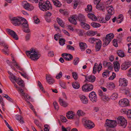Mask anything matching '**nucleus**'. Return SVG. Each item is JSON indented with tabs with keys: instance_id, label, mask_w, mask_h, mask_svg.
<instances>
[{
	"instance_id": "f257e3e1",
	"label": "nucleus",
	"mask_w": 131,
	"mask_h": 131,
	"mask_svg": "<svg viewBox=\"0 0 131 131\" xmlns=\"http://www.w3.org/2000/svg\"><path fill=\"white\" fill-rule=\"evenodd\" d=\"M10 19L11 23L15 26H19L20 24L22 26L23 30L24 32L28 33L30 32L28 22L25 19L18 18L17 17H13L10 18Z\"/></svg>"
},
{
	"instance_id": "f03ea898",
	"label": "nucleus",
	"mask_w": 131,
	"mask_h": 131,
	"mask_svg": "<svg viewBox=\"0 0 131 131\" xmlns=\"http://www.w3.org/2000/svg\"><path fill=\"white\" fill-rule=\"evenodd\" d=\"M26 53L27 56L30 55L31 59L34 61L37 60L40 56V54H38L37 51L32 49H31L30 51H26Z\"/></svg>"
},
{
	"instance_id": "7ed1b4c3",
	"label": "nucleus",
	"mask_w": 131,
	"mask_h": 131,
	"mask_svg": "<svg viewBox=\"0 0 131 131\" xmlns=\"http://www.w3.org/2000/svg\"><path fill=\"white\" fill-rule=\"evenodd\" d=\"M40 4L39 8L42 11H46L52 9L51 5L48 1H47L45 2L43 1L42 3H40Z\"/></svg>"
},
{
	"instance_id": "20e7f679",
	"label": "nucleus",
	"mask_w": 131,
	"mask_h": 131,
	"mask_svg": "<svg viewBox=\"0 0 131 131\" xmlns=\"http://www.w3.org/2000/svg\"><path fill=\"white\" fill-rule=\"evenodd\" d=\"M116 122L120 126H122L123 128H125L127 125V121L123 116H120L118 117L117 118Z\"/></svg>"
},
{
	"instance_id": "39448f33",
	"label": "nucleus",
	"mask_w": 131,
	"mask_h": 131,
	"mask_svg": "<svg viewBox=\"0 0 131 131\" xmlns=\"http://www.w3.org/2000/svg\"><path fill=\"white\" fill-rule=\"evenodd\" d=\"M105 124L106 126L110 128H114L116 126L117 123L115 120L107 119L106 121Z\"/></svg>"
},
{
	"instance_id": "423d86ee",
	"label": "nucleus",
	"mask_w": 131,
	"mask_h": 131,
	"mask_svg": "<svg viewBox=\"0 0 131 131\" xmlns=\"http://www.w3.org/2000/svg\"><path fill=\"white\" fill-rule=\"evenodd\" d=\"M93 88V85L87 83L82 86V89L83 91L88 92L92 90Z\"/></svg>"
},
{
	"instance_id": "0eeeda50",
	"label": "nucleus",
	"mask_w": 131,
	"mask_h": 131,
	"mask_svg": "<svg viewBox=\"0 0 131 131\" xmlns=\"http://www.w3.org/2000/svg\"><path fill=\"white\" fill-rule=\"evenodd\" d=\"M6 30L8 34L10 35L14 39L16 40H18V36L14 31L9 29H6Z\"/></svg>"
},
{
	"instance_id": "6e6552de",
	"label": "nucleus",
	"mask_w": 131,
	"mask_h": 131,
	"mask_svg": "<svg viewBox=\"0 0 131 131\" xmlns=\"http://www.w3.org/2000/svg\"><path fill=\"white\" fill-rule=\"evenodd\" d=\"M101 0H94V5H96V7L97 9L104 12L105 10V7L103 5L99 4Z\"/></svg>"
},
{
	"instance_id": "1a4fd4ad",
	"label": "nucleus",
	"mask_w": 131,
	"mask_h": 131,
	"mask_svg": "<svg viewBox=\"0 0 131 131\" xmlns=\"http://www.w3.org/2000/svg\"><path fill=\"white\" fill-rule=\"evenodd\" d=\"M102 64L100 63L98 66V64L95 63L93 69V73L95 74L97 70V69L98 72L99 73L100 71L101 70L102 68Z\"/></svg>"
},
{
	"instance_id": "9d476101",
	"label": "nucleus",
	"mask_w": 131,
	"mask_h": 131,
	"mask_svg": "<svg viewBox=\"0 0 131 131\" xmlns=\"http://www.w3.org/2000/svg\"><path fill=\"white\" fill-rule=\"evenodd\" d=\"M131 65V62L127 60L123 63L121 66V69L123 70H126Z\"/></svg>"
},
{
	"instance_id": "9b49d317",
	"label": "nucleus",
	"mask_w": 131,
	"mask_h": 131,
	"mask_svg": "<svg viewBox=\"0 0 131 131\" xmlns=\"http://www.w3.org/2000/svg\"><path fill=\"white\" fill-rule=\"evenodd\" d=\"M89 97L93 103L97 101L96 94L94 91H92L89 94Z\"/></svg>"
},
{
	"instance_id": "f8f14e48",
	"label": "nucleus",
	"mask_w": 131,
	"mask_h": 131,
	"mask_svg": "<svg viewBox=\"0 0 131 131\" xmlns=\"http://www.w3.org/2000/svg\"><path fill=\"white\" fill-rule=\"evenodd\" d=\"M119 103L121 106L125 107L128 105L129 101L127 99H124L119 101Z\"/></svg>"
},
{
	"instance_id": "ddd939ff",
	"label": "nucleus",
	"mask_w": 131,
	"mask_h": 131,
	"mask_svg": "<svg viewBox=\"0 0 131 131\" xmlns=\"http://www.w3.org/2000/svg\"><path fill=\"white\" fill-rule=\"evenodd\" d=\"M61 56L66 61H70L73 59V56L69 53H63L62 54Z\"/></svg>"
},
{
	"instance_id": "4468645a",
	"label": "nucleus",
	"mask_w": 131,
	"mask_h": 131,
	"mask_svg": "<svg viewBox=\"0 0 131 131\" xmlns=\"http://www.w3.org/2000/svg\"><path fill=\"white\" fill-rule=\"evenodd\" d=\"M85 123V128H88L89 129L92 128L95 126L94 124L90 121L86 120Z\"/></svg>"
},
{
	"instance_id": "2eb2a0df",
	"label": "nucleus",
	"mask_w": 131,
	"mask_h": 131,
	"mask_svg": "<svg viewBox=\"0 0 131 131\" xmlns=\"http://www.w3.org/2000/svg\"><path fill=\"white\" fill-rule=\"evenodd\" d=\"M21 95V96H23L24 97V100L28 103L29 104H31L29 101L28 100H29L31 98L30 96L29 95L27 94H26L24 92V91L20 93Z\"/></svg>"
},
{
	"instance_id": "dca6fc26",
	"label": "nucleus",
	"mask_w": 131,
	"mask_h": 131,
	"mask_svg": "<svg viewBox=\"0 0 131 131\" xmlns=\"http://www.w3.org/2000/svg\"><path fill=\"white\" fill-rule=\"evenodd\" d=\"M119 85L121 86H125L127 85V81L125 78L120 79L119 80Z\"/></svg>"
},
{
	"instance_id": "f3484780",
	"label": "nucleus",
	"mask_w": 131,
	"mask_h": 131,
	"mask_svg": "<svg viewBox=\"0 0 131 131\" xmlns=\"http://www.w3.org/2000/svg\"><path fill=\"white\" fill-rule=\"evenodd\" d=\"M84 76L85 77V81L86 80L89 82H93L95 81L96 78L94 76L91 75L88 77L86 75Z\"/></svg>"
},
{
	"instance_id": "a211bd4d",
	"label": "nucleus",
	"mask_w": 131,
	"mask_h": 131,
	"mask_svg": "<svg viewBox=\"0 0 131 131\" xmlns=\"http://www.w3.org/2000/svg\"><path fill=\"white\" fill-rule=\"evenodd\" d=\"M46 79L47 82L50 84H52L54 82L53 79L50 75H46Z\"/></svg>"
},
{
	"instance_id": "6ab92c4d",
	"label": "nucleus",
	"mask_w": 131,
	"mask_h": 131,
	"mask_svg": "<svg viewBox=\"0 0 131 131\" xmlns=\"http://www.w3.org/2000/svg\"><path fill=\"white\" fill-rule=\"evenodd\" d=\"M74 116V113L72 111H69L67 113L66 116L67 118L69 119H73Z\"/></svg>"
},
{
	"instance_id": "aec40b11",
	"label": "nucleus",
	"mask_w": 131,
	"mask_h": 131,
	"mask_svg": "<svg viewBox=\"0 0 131 131\" xmlns=\"http://www.w3.org/2000/svg\"><path fill=\"white\" fill-rule=\"evenodd\" d=\"M24 7L26 9L29 11L32 10L34 9V7L28 3H25L24 5Z\"/></svg>"
},
{
	"instance_id": "412c9836",
	"label": "nucleus",
	"mask_w": 131,
	"mask_h": 131,
	"mask_svg": "<svg viewBox=\"0 0 131 131\" xmlns=\"http://www.w3.org/2000/svg\"><path fill=\"white\" fill-rule=\"evenodd\" d=\"M102 42L100 40H98V41L96 42V45L95 47L96 51H99L101 47Z\"/></svg>"
},
{
	"instance_id": "4be33fe9",
	"label": "nucleus",
	"mask_w": 131,
	"mask_h": 131,
	"mask_svg": "<svg viewBox=\"0 0 131 131\" xmlns=\"http://www.w3.org/2000/svg\"><path fill=\"white\" fill-rule=\"evenodd\" d=\"M103 64L104 66L107 67L109 70H112L113 69L112 64L110 62L104 61L103 62Z\"/></svg>"
},
{
	"instance_id": "5701e85b",
	"label": "nucleus",
	"mask_w": 131,
	"mask_h": 131,
	"mask_svg": "<svg viewBox=\"0 0 131 131\" xmlns=\"http://www.w3.org/2000/svg\"><path fill=\"white\" fill-rule=\"evenodd\" d=\"M106 9L110 15H112L114 13V9L112 6L107 7Z\"/></svg>"
},
{
	"instance_id": "b1692460",
	"label": "nucleus",
	"mask_w": 131,
	"mask_h": 131,
	"mask_svg": "<svg viewBox=\"0 0 131 131\" xmlns=\"http://www.w3.org/2000/svg\"><path fill=\"white\" fill-rule=\"evenodd\" d=\"M78 18L79 21L80 23V24H81L82 22H85L86 21L84 16L81 14H79Z\"/></svg>"
},
{
	"instance_id": "393cba45",
	"label": "nucleus",
	"mask_w": 131,
	"mask_h": 131,
	"mask_svg": "<svg viewBox=\"0 0 131 131\" xmlns=\"http://www.w3.org/2000/svg\"><path fill=\"white\" fill-rule=\"evenodd\" d=\"M85 22H82L80 24L81 25L82 27L84 29L86 30H88L90 29V25L86 23Z\"/></svg>"
},
{
	"instance_id": "a878e982",
	"label": "nucleus",
	"mask_w": 131,
	"mask_h": 131,
	"mask_svg": "<svg viewBox=\"0 0 131 131\" xmlns=\"http://www.w3.org/2000/svg\"><path fill=\"white\" fill-rule=\"evenodd\" d=\"M79 97L83 103L87 104L88 103V99L84 96L81 95L79 96Z\"/></svg>"
},
{
	"instance_id": "bb28decb",
	"label": "nucleus",
	"mask_w": 131,
	"mask_h": 131,
	"mask_svg": "<svg viewBox=\"0 0 131 131\" xmlns=\"http://www.w3.org/2000/svg\"><path fill=\"white\" fill-rule=\"evenodd\" d=\"M87 16L89 18L94 21H96L97 19L96 17L93 14L89 13L88 14Z\"/></svg>"
},
{
	"instance_id": "cd10ccee",
	"label": "nucleus",
	"mask_w": 131,
	"mask_h": 131,
	"mask_svg": "<svg viewBox=\"0 0 131 131\" xmlns=\"http://www.w3.org/2000/svg\"><path fill=\"white\" fill-rule=\"evenodd\" d=\"M79 46L82 51H84L87 47L86 44L83 42L79 43Z\"/></svg>"
},
{
	"instance_id": "c85d7f7f",
	"label": "nucleus",
	"mask_w": 131,
	"mask_h": 131,
	"mask_svg": "<svg viewBox=\"0 0 131 131\" xmlns=\"http://www.w3.org/2000/svg\"><path fill=\"white\" fill-rule=\"evenodd\" d=\"M52 1L53 4L57 7H60L62 5L61 2L58 0H52Z\"/></svg>"
},
{
	"instance_id": "c756f323",
	"label": "nucleus",
	"mask_w": 131,
	"mask_h": 131,
	"mask_svg": "<svg viewBox=\"0 0 131 131\" xmlns=\"http://www.w3.org/2000/svg\"><path fill=\"white\" fill-rule=\"evenodd\" d=\"M107 87L110 90H112L115 87L114 84L113 82L108 83L107 84Z\"/></svg>"
},
{
	"instance_id": "7c9ffc66",
	"label": "nucleus",
	"mask_w": 131,
	"mask_h": 131,
	"mask_svg": "<svg viewBox=\"0 0 131 131\" xmlns=\"http://www.w3.org/2000/svg\"><path fill=\"white\" fill-rule=\"evenodd\" d=\"M104 43H103V46L105 47L108 45L111 41L110 40L108 39L106 37H105L103 39Z\"/></svg>"
},
{
	"instance_id": "2f4dec72",
	"label": "nucleus",
	"mask_w": 131,
	"mask_h": 131,
	"mask_svg": "<svg viewBox=\"0 0 131 131\" xmlns=\"http://www.w3.org/2000/svg\"><path fill=\"white\" fill-rule=\"evenodd\" d=\"M57 20L58 24L60 26L63 27H64V23L62 19L59 18H57Z\"/></svg>"
},
{
	"instance_id": "473e14b6",
	"label": "nucleus",
	"mask_w": 131,
	"mask_h": 131,
	"mask_svg": "<svg viewBox=\"0 0 131 131\" xmlns=\"http://www.w3.org/2000/svg\"><path fill=\"white\" fill-rule=\"evenodd\" d=\"M15 118L17 120L19 121L21 123H24L23 118L21 115H17L15 116Z\"/></svg>"
},
{
	"instance_id": "72a5a7b5",
	"label": "nucleus",
	"mask_w": 131,
	"mask_h": 131,
	"mask_svg": "<svg viewBox=\"0 0 131 131\" xmlns=\"http://www.w3.org/2000/svg\"><path fill=\"white\" fill-rule=\"evenodd\" d=\"M69 21L71 23L74 24V25H76L77 23L76 20L75 19V17L73 16H72V17H71L68 18Z\"/></svg>"
},
{
	"instance_id": "f704fd0d",
	"label": "nucleus",
	"mask_w": 131,
	"mask_h": 131,
	"mask_svg": "<svg viewBox=\"0 0 131 131\" xmlns=\"http://www.w3.org/2000/svg\"><path fill=\"white\" fill-rule=\"evenodd\" d=\"M59 102L60 105L64 107H66L67 105V103L60 98L59 99Z\"/></svg>"
},
{
	"instance_id": "c9c22d12",
	"label": "nucleus",
	"mask_w": 131,
	"mask_h": 131,
	"mask_svg": "<svg viewBox=\"0 0 131 131\" xmlns=\"http://www.w3.org/2000/svg\"><path fill=\"white\" fill-rule=\"evenodd\" d=\"M72 85L73 88L76 89H78L80 88V84L77 82H73Z\"/></svg>"
},
{
	"instance_id": "e433bc0d",
	"label": "nucleus",
	"mask_w": 131,
	"mask_h": 131,
	"mask_svg": "<svg viewBox=\"0 0 131 131\" xmlns=\"http://www.w3.org/2000/svg\"><path fill=\"white\" fill-rule=\"evenodd\" d=\"M19 78H18V79L17 81H16L17 83L21 87H24V81L22 80H21V79H20V80H19Z\"/></svg>"
},
{
	"instance_id": "4c0bfd02",
	"label": "nucleus",
	"mask_w": 131,
	"mask_h": 131,
	"mask_svg": "<svg viewBox=\"0 0 131 131\" xmlns=\"http://www.w3.org/2000/svg\"><path fill=\"white\" fill-rule=\"evenodd\" d=\"M118 56L121 57H123L125 56L124 52L122 50H118L117 52Z\"/></svg>"
},
{
	"instance_id": "58836bf2",
	"label": "nucleus",
	"mask_w": 131,
	"mask_h": 131,
	"mask_svg": "<svg viewBox=\"0 0 131 131\" xmlns=\"http://www.w3.org/2000/svg\"><path fill=\"white\" fill-rule=\"evenodd\" d=\"M114 37V35L112 33H111L107 34L106 37V38L109 40H110V41Z\"/></svg>"
},
{
	"instance_id": "ea45409f",
	"label": "nucleus",
	"mask_w": 131,
	"mask_h": 131,
	"mask_svg": "<svg viewBox=\"0 0 131 131\" xmlns=\"http://www.w3.org/2000/svg\"><path fill=\"white\" fill-rule=\"evenodd\" d=\"M91 24V26L94 28L99 27L101 26L99 24L95 22H92Z\"/></svg>"
},
{
	"instance_id": "a19ab883",
	"label": "nucleus",
	"mask_w": 131,
	"mask_h": 131,
	"mask_svg": "<svg viewBox=\"0 0 131 131\" xmlns=\"http://www.w3.org/2000/svg\"><path fill=\"white\" fill-rule=\"evenodd\" d=\"M10 79L11 81L14 83H15L14 81L16 82V81H17L18 80L16 78V77L13 74L10 76Z\"/></svg>"
},
{
	"instance_id": "79ce46f5",
	"label": "nucleus",
	"mask_w": 131,
	"mask_h": 131,
	"mask_svg": "<svg viewBox=\"0 0 131 131\" xmlns=\"http://www.w3.org/2000/svg\"><path fill=\"white\" fill-rule=\"evenodd\" d=\"M98 40L99 39H97L96 38H90L89 40V41L92 43H95V42H96V40H97L98 41Z\"/></svg>"
},
{
	"instance_id": "37998d69",
	"label": "nucleus",
	"mask_w": 131,
	"mask_h": 131,
	"mask_svg": "<svg viewBox=\"0 0 131 131\" xmlns=\"http://www.w3.org/2000/svg\"><path fill=\"white\" fill-rule=\"evenodd\" d=\"M95 34V32L93 31H89L86 32V34L88 35L91 36H94Z\"/></svg>"
},
{
	"instance_id": "c03bdc74",
	"label": "nucleus",
	"mask_w": 131,
	"mask_h": 131,
	"mask_svg": "<svg viewBox=\"0 0 131 131\" xmlns=\"http://www.w3.org/2000/svg\"><path fill=\"white\" fill-rule=\"evenodd\" d=\"M72 75L74 79L76 80L78 79V76L77 73L75 72H73L72 73Z\"/></svg>"
},
{
	"instance_id": "a18cd8bd",
	"label": "nucleus",
	"mask_w": 131,
	"mask_h": 131,
	"mask_svg": "<svg viewBox=\"0 0 131 131\" xmlns=\"http://www.w3.org/2000/svg\"><path fill=\"white\" fill-rule=\"evenodd\" d=\"M14 86L17 88L18 91L19 92V93L20 94L21 92H23V90L21 88L18 87L17 85L15 83Z\"/></svg>"
},
{
	"instance_id": "49530a36",
	"label": "nucleus",
	"mask_w": 131,
	"mask_h": 131,
	"mask_svg": "<svg viewBox=\"0 0 131 131\" xmlns=\"http://www.w3.org/2000/svg\"><path fill=\"white\" fill-rule=\"evenodd\" d=\"M77 114L79 116H80L84 115L85 114V113L81 110H79L77 112Z\"/></svg>"
},
{
	"instance_id": "de8ad7c7",
	"label": "nucleus",
	"mask_w": 131,
	"mask_h": 131,
	"mask_svg": "<svg viewBox=\"0 0 131 131\" xmlns=\"http://www.w3.org/2000/svg\"><path fill=\"white\" fill-rule=\"evenodd\" d=\"M92 9V6L91 5H88L87 6V8L85 9V10L86 11L91 12Z\"/></svg>"
},
{
	"instance_id": "09e8293b",
	"label": "nucleus",
	"mask_w": 131,
	"mask_h": 131,
	"mask_svg": "<svg viewBox=\"0 0 131 131\" xmlns=\"http://www.w3.org/2000/svg\"><path fill=\"white\" fill-rule=\"evenodd\" d=\"M117 19L116 21L118 23H121L123 20V18L122 15H120Z\"/></svg>"
},
{
	"instance_id": "8fccbe9b",
	"label": "nucleus",
	"mask_w": 131,
	"mask_h": 131,
	"mask_svg": "<svg viewBox=\"0 0 131 131\" xmlns=\"http://www.w3.org/2000/svg\"><path fill=\"white\" fill-rule=\"evenodd\" d=\"M65 39L61 38L59 40V43L60 45L62 46L65 43Z\"/></svg>"
},
{
	"instance_id": "3c124183",
	"label": "nucleus",
	"mask_w": 131,
	"mask_h": 131,
	"mask_svg": "<svg viewBox=\"0 0 131 131\" xmlns=\"http://www.w3.org/2000/svg\"><path fill=\"white\" fill-rule=\"evenodd\" d=\"M79 60V59L78 57H76L73 60V63L75 65H77L78 63Z\"/></svg>"
},
{
	"instance_id": "603ef678",
	"label": "nucleus",
	"mask_w": 131,
	"mask_h": 131,
	"mask_svg": "<svg viewBox=\"0 0 131 131\" xmlns=\"http://www.w3.org/2000/svg\"><path fill=\"white\" fill-rule=\"evenodd\" d=\"M33 18L36 24H38L40 22L37 16H35L33 17Z\"/></svg>"
},
{
	"instance_id": "864d4df0",
	"label": "nucleus",
	"mask_w": 131,
	"mask_h": 131,
	"mask_svg": "<svg viewBox=\"0 0 131 131\" xmlns=\"http://www.w3.org/2000/svg\"><path fill=\"white\" fill-rule=\"evenodd\" d=\"M118 96V94L116 93H114L111 96V98L112 99L115 100L117 97Z\"/></svg>"
},
{
	"instance_id": "5fc2aeb1",
	"label": "nucleus",
	"mask_w": 131,
	"mask_h": 131,
	"mask_svg": "<svg viewBox=\"0 0 131 131\" xmlns=\"http://www.w3.org/2000/svg\"><path fill=\"white\" fill-rule=\"evenodd\" d=\"M62 131H70L71 128L70 127H68L65 128L63 126L62 127Z\"/></svg>"
},
{
	"instance_id": "6e6d98bb",
	"label": "nucleus",
	"mask_w": 131,
	"mask_h": 131,
	"mask_svg": "<svg viewBox=\"0 0 131 131\" xmlns=\"http://www.w3.org/2000/svg\"><path fill=\"white\" fill-rule=\"evenodd\" d=\"M0 44L1 46H4L5 48H8L7 45L5 43L4 41H3L0 42Z\"/></svg>"
},
{
	"instance_id": "4d7b16f0",
	"label": "nucleus",
	"mask_w": 131,
	"mask_h": 131,
	"mask_svg": "<svg viewBox=\"0 0 131 131\" xmlns=\"http://www.w3.org/2000/svg\"><path fill=\"white\" fill-rule=\"evenodd\" d=\"M62 73L61 71H60L56 77V78L57 79H59L61 78L62 76Z\"/></svg>"
},
{
	"instance_id": "13d9d810",
	"label": "nucleus",
	"mask_w": 131,
	"mask_h": 131,
	"mask_svg": "<svg viewBox=\"0 0 131 131\" xmlns=\"http://www.w3.org/2000/svg\"><path fill=\"white\" fill-rule=\"evenodd\" d=\"M116 77V74L114 72H112V75L110 76L108 79L109 80H112L114 79Z\"/></svg>"
},
{
	"instance_id": "bf43d9fd",
	"label": "nucleus",
	"mask_w": 131,
	"mask_h": 131,
	"mask_svg": "<svg viewBox=\"0 0 131 131\" xmlns=\"http://www.w3.org/2000/svg\"><path fill=\"white\" fill-rule=\"evenodd\" d=\"M53 104L55 109L56 110H58L59 108V106L57 103L55 101L53 102Z\"/></svg>"
},
{
	"instance_id": "052dcab7",
	"label": "nucleus",
	"mask_w": 131,
	"mask_h": 131,
	"mask_svg": "<svg viewBox=\"0 0 131 131\" xmlns=\"http://www.w3.org/2000/svg\"><path fill=\"white\" fill-rule=\"evenodd\" d=\"M67 48L68 50H70L73 51H74L75 50L74 48L72 46L70 45H67Z\"/></svg>"
},
{
	"instance_id": "680f3d73",
	"label": "nucleus",
	"mask_w": 131,
	"mask_h": 131,
	"mask_svg": "<svg viewBox=\"0 0 131 131\" xmlns=\"http://www.w3.org/2000/svg\"><path fill=\"white\" fill-rule=\"evenodd\" d=\"M59 34H56L54 36V39L56 40L57 41L58 39V38H59L60 37H61Z\"/></svg>"
},
{
	"instance_id": "e2e57ef3",
	"label": "nucleus",
	"mask_w": 131,
	"mask_h": 131,
	"mask_svg": "<svg viewBox=\"0 0 131 131\" xmlns=\"http://www.w3.org/2000/svg\"><path fill=\"white\" fill-rule=\"evenodd\" d=\"M4 95H5L4 96V95H3V97L6 98L7 100L11 101L12 100V99L7 95L6 94H4Z\"/></svg>"
},
{
	"instance_id": "0e129e2a",
	"label": "nucleus",
	"mask_w": 131,
	"mask_h": 131,
	"mask_svg": "<svg viewBox=\"0 0 131 131\" xmlns=\"http://www.w3.org/2000/svg\"><path fill=\"white\" fill-rule=\"evenodd\" d=\"M113 45L116 47H118L117 40L116 39H114L113 40Z\"/></svg>"
},
{
	"instance_id": "69168bd1",
	"label": "nucleus",
	"mask_w": 131,
	"mask_h": 131,
	"mask_svg": "<svg viewBox=\"0 0 131 131\" xmlns=\"http://www.w3.org/2000/svg\"><path fill=\"white\" fill-rule=\"evenodd\" d=\"M74 7L73 8L74 9H76L77 6L78 5V4L79 3V2L78 1H74Z\"/></svg>"
},
{
	"instance_id": "338daca9",
	"label": "nucleus",
	"mask_w": 131,
	"mask_h": 131,
	"mask_svg": "<svg viewBox=\"0 0 131 131\" xmlns=\"http://www.w3.org/2000/svg\"><path fill=\"white\" fill-rule=\"evenodd\" d=\"M101 99H102V100H107L108 99V98L107 97V96L104 95H103L101 96Z\"/></svg>"
},
{
	"instance_id": "774afa93",
	"label": "nucleus",
	"mask_w": 131,
	"mask_h": 131,
	"mask_svg": "<svg viewBox=\"0 0 131 131\" xmlns=\"http://www.w3.org/2000/svg\"><path fill=\"white\" fill-rule=\"evenodd\" d=\"M128 52L131 53V43L128 44Z\"/></svg>"
}]
</instances>
